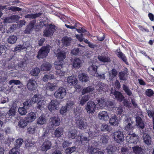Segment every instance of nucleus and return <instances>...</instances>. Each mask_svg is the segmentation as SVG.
<instances>
[{"instance_id": "f257e3e1", "label": "nucleus", "mask_w": 154, "mask_h": 154, "mask_svg": "<svg viewBox=\"0 0 154 154\" xmlns=\"http://www.w3.org/2000/svg\"><path fill=\"white\" fill-rule=\"evenodd\" d=\"M54 53L58 59L54 63L56 74L60 76H63L65 74V72L61 70V69L63 67V60L66 58L65 52L58 48L55 50Z\"/></svg>"}, {"instance_id": "f03ea898", "label": "nucleus", "mask_w": 154, "mask_h": 154, "mask_svg": "<svg viewBox=\"0 0 154 154\" xmlns=\"http://www.w3.org/2000/svg\"><path fill=\"white\" fill-rule=\"evenodd\" d=\"M66 92L65 89L62 87L59 88L54 93V96L58 99H61L66 96Z\"/></svg>"}, {"instance_id": "7ed1b4c3", "label": "nucleus", "mask_w": 154, "mask_h": 154, "mask_svg": "<svg viewBox=\"0 0 154 154\" xmlns=\"http://www.w3.org/2000/svg\"><path fill=\"white\" fill-rule=\"evenodd\" d=\"M98 144L97 142L89 146L88 148V152L90 153L93 154H104L102 151H98V148H97Z\"/></svg>"}, {"instance_id": "20e7f679", "label": "nucleus", "mask_w": 154, "mask_h": 154, "mask_svg": "<svg viewBox=\"0 0 154 154\" xmlns=\"http://www.w3.org/2000/svg\"><path fill=\"white\" fill-rule=\"evenodd\" d=\"M49 51V46L43 47L38 52L37 57L38 58H43L46 56Z\"/></svg>"}, {"instance_id": "39448f33", "label": "nucleus", "mask_w": 154, "mask_h": 154, "mask_svg": "<svg viewBox=\"0 0 154 154\" xmlns=\"http://www.w3.org/2000/svg\"><path fill=\"white\" fill-rule=\"evenodd\" d=\"M113 136L114 140L118 143H120L124 140V135L122 132H115L113 134Z\"/></svg>"}, {"instance_id": "423d86ee", "label": "nucleus", "mask_w": 154, "mask_h": 154, "mask_svg": "<svg viewBox=\"0 0 154 154\" xmlns=\"http://www.w3.org/2000/svg\"><path fill=\"white\" fill-rule=\"evenodd\" d=\"M67 82L68 85L69 86H74L75 88L77 89L80 88L79 85H77L78 80L75 77L71 76L68 77L67 79Z\"/></svg>"}, {"instance_id": "0eeeda50", "label": "nucleus", "mask_w": 154, "mask_h": 154, "mask_svg": "<svg viewBox=\"0 0 154 154\" xmlns=\"http://www.w3.org/2000/svg\"><path fill=\"white\" fill-rule=\"evenodd\" d=\"M96 105L92 101L88 102L85 106V109L87 112L88 113H94L95 111Z\"/></svg>"}, {"instance_id": "6e6552de", "label": "nucleus", "mask_w": 154, "mask_h": 154, "mask_svg": "<svg viewBox=\"0 0 154 154\" xmlns=\"http://www.w3.org/2000/svg\"><path fill=\"white\" fill-rule=\"evenodd\" d=\"M60 103L57 100H52L48 106L49 110L51 112L55 110H57L59 106Z\"/></svg>"}, {"instance_id": "1a4fd4ad", "label": "nucleus", "mask_w": 154, "mask_h": 154, "mask_svg": "<svg viewBox=\"0 0 154 154\" xmlns=\"http://www.w3.org/2000/svg\"><path fill=\"white\" fill-rule=\"evenodd\" d=\"M55 29L54 26L53 25H50L44 31L43 35L47 37L51 36L53 35Z\"/></svg>"}, {"instance_id": "9d476101", "label": "nucleus", "mask_w": 154, "mask_h": 154, "mask_svg": "<svg viewBox=\"0 0 154 154\" xmlns=\"http://www.w3.org/2000/svg\"><path fill=\"white\" fill-rule=\"evenodd\" d=\"M90 66L88 68V71L90 74L94 76H97V67L96 65L92 62H90Z\"/></svg>"}, {"instance_id": "9b49d317", "label": "nucleus", "mask_w": 154, "mask_h": 154, "mask_svg": "<svg viewBox=\"0 0 154 154\" xmlns=\"http://www.w3.org/2000/svg\"><path fill=\"white\" fill-rule=\"evenodd\" d=\"M125 120V124L126 125L125 127V129L127 131H132L134 127L131 119L126 117Z\"/></svg>"}, {"instance_id": "f8f14e48", "label": "nucleus", "mask_w": 154, "mask_h": 154, "mask_svg": "<svg viewBox=\"0 0 154 154\" xmlns=\"http://www.w3.org/2000/svg\"><path fill=\"white\" fill-rule=\"evenodd\" d=\"M138 136L135 134H128L127 137V140L130 143L136 144L138 141Z\"/></svg>"}, {"instance_id": "ddd939ff", "label": "nucleus", "mask_w": 154, "mask_h": 154, "mask_svg": "<svg viewBox=\"0 0 154 154\" xmlns=\"http://www.w3.org/2000/svg\"><path fill=\"white\" fill-rule=\"evenodd\" d=\"M98 117L101 120L106 121L109 119V113L105 111H102L99 112Z\"/></svg>"}, {"instance_id": "4468645a", "label": "nucleus", "mask_w": 154, "mask_h": 154, "mask_svg": "<svg viewBox=\"0 0 154 154\" xmlns=\"http://www.w3.org/2000/svg\"><path fill=\"white\" fill-rule=\"evenodd\" d=\"M50 123L51 125L53 126H58L60 123V119L57 116L52 117L50 119Z\"/></svg>"}, {"instance_id": "2eb2a0df", "label": "nucleus", "mask_w": 154, "mask_h": 154, "mask_svg": "<svg viewBox=\"0 0 154 154\" xmlns=\"http://www.w3.org/2000/svg\"><path fill=\"white\" fill-rule=\"evenodd\" d=\"M37 84L36 81L33 79H30L27 84V87L28 89L30 91L35 90L37 87Z\"/></svg>"}, {"instance_id": "dca6fc26", "label": "nucleus", "mask_w": 154, "mask_h": 154, "mask_svg": "<svg viewBox=\"0 0 154 154\" xmlns=\"http://www.w3.org/2000/svg\"><path fill=\"white\" fill-rule=\"evenodd\" d=\"M36 117L35 113L31 112L28 113L26 117L25 118L26 121L28 123L32 122L34 121Z\"/></svg>"}, {"instance_id": "f3484780", "label": "nucleus", "mask_w": 154, "mask_h": 154, "mask_svg": "<svg viewBox=\"0 0 154 154\" xmlns=\"http://www.w3.org/2000/svg\"><path fill=\"white\" fill-rule=\"evenodd\" d=\"M120 121V119L114 115L109 119V123L111 125L117 126L119 124Z\"/></svg>"}, {"instance_id": "a211bd4d", "label": "nucleus", "mask_w": 154, "mask_h": 154, "mask_svg": "<svg viewBox=\"0 0 154 154\" xmlns=\"http://www.w3.org/2000/svg\"><path fill=\"white\" fill-rule=\"evenodd\" d=\"M44 87L47 90L53 91L57 88V85L56 83L49 82L45 85Z\"/></svg>"}, {"instance_id": "6ab92c4d", "label": "nucleus", "mask_w": 154, "mask_h": 154, "mask_svg": "<svg viewBox=\"0 0 154 154\" xmlns=\"http://www.w3.org/2000/svg\"><path fill=\"white\" fill-rule=\"evenodd\" d=\"M51 146L49 141L46 140L42 146L41 149L44 151H46L51 148Z\"/></svg>"}, {"instance_id": "aec40b11", "label": "nucleus", "mask_w": 154, "mask_h": 154, "mask_svg": "<svg viewBox=\"0 0 154 154\" xmlns=\"http://www.w3.org/2000/svg\"><path fill=\"white\" fill-rule=\"evenodd\" d=\"M36 27L35 22V21H32L27 26L25 30V32L27 33H30Z\"/></svg>"}, {"instance_id": "412c9836", "label": "nucleus", "mask_w": 154, "mask_h": 154, "mask_svg": "<svg viewBox=\"0 0 154 154\" xmlns=\"http://www.w3.org/2000/svg\"><path fill=\"white\" fill-rule=\"evenodd\" d=\"M83 61L78 58L74 59L73 62V66L75 68H79L82 66Z\"/></svg>"}, {"instance_id": "4be33fe9", "label": "nucleus", "mask_w": 154, "mask_h": 154, "mask_svg": "<svg viewBox=\"0 0 154 154\" xmlns=\"http://www.w3.org/2000/svg\"><path fill=\"white\" fill-rule=\"evenodd\" d=\"M76 119V123L79 128L80 129L84 128L85 126L83 119L79 116Z\"/></svg>"}, {"instance_id": "5701e85b", "label": "nucleus", "mask_w": 154, "mask_h": 154, "mask_svg": "<svg viewBox=\"0 0 154 154\" xmlns=\"http://www.w3.org/2000/svg\"><path fill=\"white\" fill-rule=\"evenodd\" d=\"M78 77L79 80L82 82H87L89 80L88 76L84 73L79 74Z\"/></svg>"}, {"instance_id": "b1692460", "label": "nucleus", "mask_w": 154, "mask_h": 154, "mask_svg": "<svg viewBox=\"0 0 154 154\" xmlns=\"http://www.w3.org/2000/svg\"><path fill=\"white\" fill-rule=\"evenodd\" d=\"M29 44L28 42H26L24 43L23 45H18L15 48L14 51H21L23 49H27V48L29 47Z\"/></svg>"}, {"instance_id": "393cba45", "label": "nucleus", "mask_w": 154, "mask_h": 154, "mask_svg": "<svg viewBox=\"0 0 154 154\" xmlns=\"http://www.w3.org/2000/svg\"><path fill=\"white\" fill-rule=\"evenodd\" d=\"M111 93L114 95L116 98L120 101L122 100L124 97L122 95L120 92L116 91L115 90L111 91Z\"/></svg>"}, {"instance_id": "a878e982", "label": "nucleus", "mask_w": 154, "mask_h": 154, "mask_svg": "<svg viewBox=\"0 0 154 154\" xmlns=\"http://www.w3.org/2000/svg\"><path fill=\"white\" fill-rule=\"evenodd\" d=\"M133 152L136 154H143L144 150L140 147L135 146L132 147Z\"/></svg>"}, {"instance_id": "bb28decb", "label": "nucleus", "mask_w": 154, "mask_h": 154, "mask_svg": "<svg viewBox=\"0 0 154 154\" xmlns=\"http://www.w3.org/2000/svg\"><path fill=\"white\" fill-rule=\"evenodd\" d=\"M136 125L139 128L143 129L144 128V123L139 117L137 116L136 117Z\"/></svg>"}, {"instance_id": "cd10ccee", "label": "nucleus", "mask_w": 154, "mask_h": 154, "mask_svg": "<svg viewBox=\"0 0 154 154\" xmlns=\"http://www.w3.org/2000/svg\"><path fill=\"white\" fill-rule=\"evenodd\" d=\"M63 129L61 127H59L55 130L54 132V135L56 137H60L63 134Z\"/></svg>"}, {"instance_id": "c85d7f7f", "label": "nucleus", "mask_w": 154, "mask_h": 154, "mask_svg": "<svg viewBox=\"0 0 154 154\" xmlns=\"http://www.w3.org/2000/svg\"><path fill=\"white\" fill-rule=\"evenodd\" d=\"M43 97L40 94H37L35 95L32 97V100L34 103L39 102L40 100L43 99Z\"/></svg>"}, {"instance_id": "c756f323", "label": "nucleus", "mask_w": 154, "mask_h": 154, "mask_svg": "<svg viewBox=\"0 0 154 154\" xmlns=\"http://www.w3.org/2000/svg\"><path fill=\"white\" fill-rule=\"evenodd\" d=\"M117 74V72L116 70L114 69H112L111 72H109V79L110 82H111V81L115 79Z\"/></svg>"}, {"instance_id": "7c9ffc66", "label": "nucleus", "mask_w": 154, "mask_h": 154, "mask_svg": "<svg viewBox=\"0 0 154 154\" xmlns=\"http://www.w3.org/2000/svg\"><path fill=\"white\" fill-rule=\"evenodd\" d=\"M107 87V85H105L103 83H101L98 84L97 86V89L98 90L99 92L102 93L103 91H106V88Z\"/></svg>"}, {"instance_id": "2f4dec72", "label": "nucleus", "mask_w": 154, "mask_h": 154, "mask_svg": "<svg viewBox=\"0 0 154 154\" xmlns=\"http://www.w3.org/2000/svg\"><path fill=\"white\" fill-rule=\"evenodd\" d=\"M143 137L144 142L146 144L150 145L151 144V138L149 135L144 134L143 135Z\"/></svg>"}, {"instance_id": "473e14b6", "label": "nucleus", "mask_w": 154, "mask_h": 154, "mask_svg": "<svg viewBox=\"0 0 154 154\" xmlns=\"http://www.w3.org/2000/svg\"><path fill=\"white\" fill-rule=\"evenodd\" d=\"M109 103V101L106 102L104 98H101L100 100H98V104L100 107H103L105 106H108Z\"/></svg>"}, {"instance_id": "72a5a7b5", "label": "nucleus", "mask_w": 154, "mask_h": 154, "mask_svg": "<svg viewBox=\"0 0 154 154\" xmlns=\"http://www.w3.org/2000/svg\"><path fill=\"white\" fill-rule=\"evenodd\" d=\"M19 19L17 16H12L11 18H7L5 19L4 22V23H11L15 20H17Z\"/></svg>"}, {"instance_id": "f704fd0d", "label": "nucleus", "mask_w": 154, "mask_h": 154, "mask_svg": "<svg viewBox=\"0 0 154 154\" xmlns=\"http://www.w3.org/2000/svg\"><path fill=\"white\" fill-rule=\"evenodd\" d=\"M52 67V66L50 63H46L43 64L41 66V70H49Z\"/></svg>"}, {"instance_id": "c9c22d12", "label": "nucleus", "mask_w": 154, "mask_h": 154, "mask_svg": "<svg viewBox=\"0 0 154 154\" xmlns=\"http://www.w3.org/2000/svg\"><path fill=\"white\" fill-rule=\"evenodd\" d=\"M46 102L43 99L38 102L37 107L40 110H42L46 106Z\"/></svg>"}, {"instance_id": "e433bc0d", "label": "nucleus", "mask_w": 154, "mask_h": 154, "mask_svg": "<svg viewBox=\"0 0 154 154\" xmlns=\"http://www.w3.org/2000/svg\"><path fill=\"white\" fill-rule=\"evenodd\" d=\"M98 57L100 61L104 63L109 62L110 61V58L107 56L100 55Z\"/></svg>"}, {"instance_id": "4c0bfd02", "label": "nucleus", "mask_w": 154, "mask_h": 154, "mask_svg": "<svg viewBox=\"0 0 154 154\" xmlns=\"http://www.w3.org/2000/svg\"><path fill=\"white\" fill-rule=\"evenodd\" d=\"M76 132V131L75 129H71L68 132V137L72 139L75 138V137Z\"/></svg>"}, {"instance_id": "58836bf2", "label": "nucleus", "mask_w": 154, "mask_h": 154, "mask_svg": "<svg viewBox=\"0 0 154 154\" xmlns=\"http://www.w3.org/2000/svg\"><path fill=\"white\" fill-rule=\"evenodd\" d=\"M116 147L115 146L110 145L106 148V150L107 152L109 154H112L116 151Z\"/></svg>"}, {"instance_id": "ea45409f", "label": "nucleus", "mask_w": 154, "mask_h": 154, "mask_svg": "<svg viewBox=\"0 0 154 154\" xmlns=\"http://www.w3.org/2000/svg\"><path fill=\"white\" fill-rule=\"evenodd\" d=\"M47 120L44 116L42 115L37 119V123L38 124L42 125L45 123Z\"/></svg>"}, {"instance_id": "a19ab883", "label": "nucleus", "mask_w": 154, "mask_h": 154, "mask_svg": "<svg viewBox=\"0 0 154 154\" xmlns=\"http://www.w3.org/2000/svg\"><path fill=\"white\" fill-rule=\"evenodd\" d=\"M127 69L125 71L120 72L119 73V76L120 79L124 80L126 79L127 76Z\"/></svg>"}, {"instance_id": "79ce46f5", "label": "nucleus", "mask_w": 154, "mask_h": 154, "mask_svg": "<svg viewBox=\"0 0 154 154\" xmlns=\"http://www.w3.org/2000/svg\"><path fill=\"white\" fill-rule=\"evenodd\" d=\"M94 90L93 87L89 86L84 88L82 91V94H84L87 93H90L93 91Z\"/></svg>"}, {"instance_id": "37998d69", "label": "nucleus", "mask_w": 154, "mask_h": 154, "mask_svg": "<svg viewBox=\"0 0 154 154\" xmlns=\"http://www.w3.org/2000/svg\"><path fill=\"white\" fill-rule=\"evenodd\" d=\"M17 38L16 36L11 35L8 38V42L11 44H14L16 42Z\"/></svg>"}, {"instance_id": "c03bdc74", "label": "nucleus", "mask_w": 154, "mask_h": 154, "mask_svg": "<svg viewBox=\"0 0 154 154\" xmlns=\"http://www.w3.org/2000/svg\"><path fill=\"white\" fill-rule=\"evenodd\" d=\"M71 42V39L70 38L67 37H64L62 39V42L63 43L67 46H69L70 45V43Z\"/></svg>"}, {"instance_id": "a18cd8bd", "label": "nucleus", "mask_w": 154, "mask_h": 154, "mask_svg": "<svg viewBox=\"0 0 154 154\" xmlns=\"http://www.w3.org/2000/svg\"><path fill=\"white\" fill-rule=\"evenodd\" d=\"M27 123L28 122L26 121V119H21L19 121V125L22 128H24L26 127Z\"/></svg>"}, {"instance_id": "49530a36", "label": "nucleus", "mask_w": 154, "mask_h": 154, "mask_svg": "<svg viewBox=\"0 0 154 154\" xmlns=\"http://www.w3.org/2000/svg\"><path fill=\"white\" fill-rule=\"evenodd\" d=\"M55 78V77L54 75L50 74L45 75L43 78L44 81L46 82L48 80L54 79Z\"/></svg>"}, {"instance_id": "de8ad7c7", "label": "nucleus", "mask_w": 154, "mask_h": 154, "mask_svg": "<svg viewBox=\"0 0 154 154\" xmlns=\"http://www.w3.org/2000/svg\"><path fill=\"white\" fill-rule=\"evenodd\" d=\"M89 95H85L82 98L80 102V104L82 105H83L89 99Z\"/></svg>"}, {"instance_id": "09e8293b", "label": "nucleus", "mask_w": 154, "mask_h": 154, "mask_svg": "<svg viewBox=\"0 0 154 154\" xmlns=\"http://www.w3.org/2000/svg\"><path fill=\"white\" fill-rule=\"evenodd\" d=\"M18 111L19 114L21 115H25L27 113V109L23 107H19L18 109Z\"/></svg>"}, {"instance_id": "8fccbe9b", "label": "nucleus", "mask_w": 154, "mask_h": 154, "mask_svg": "<svg viewBox=\"0 0 154 154\" xmlns=\"http://www.w3.org/2000/svg\"><path fill=\"white\" fill-rule=\"evenodd\" d=\"M117 55L118 57L121 59L126 64L128 63L127 60L125 55L121 52H119Z\"/></svg>"}, {"instance_id": "3c124183", "label": "nucleus", "mask_w": 154, "mask_h": 154, "mask_svg": "<svg viewBox=\"0 0 154 154\" xmlns=\"http://www.w3.org/2000/svg\"><path fill=\"white\" fill-rule=\"evenodd\" d=\"M37 128L35 126H31L28 128L27 132L29 134H33L35 132Z\"/></svg>"}, {"instance_id": "603ef678", "label": "nucleus", "mask_w": 154, "mask_h": 154, "mask_svg": "<svg viewBox=\"0 0 154 154\" xmlns=\"http://www.w3.org/2000/svg\"><path fill=\"white\" fill-rule=\"evenodd\" d=\"M74 104V101L71 100H69L67 102L66 106L67 107L68 110H69L72 108V106Z\"/></svg>"}, {"instance_id": "864d4df0", "label": "nucleus", "mask_w": 154, "mask_h": 154, "mask_svg": "<svg viewBox=\"0 0 154 154\" xmlns=\"http://www.w3.org/2000/svg\"><path fill=\"white\" fill-rule=\"evenodd\" d=\"M40 72V69L38 68H36L33 69L31 72V74L34 76L38 75Z\"/></svg>"}, {"instance_id": "5fc2aeb1", "label": "nucleus", "mask_w": 154, "mask_h": 154, "mask_svg": "<svg viewBox=\"0 0 154 154\" xmlns=\"http://www.w3.org/2000/svg\"><path fill=\"white\" fill-rule=\"evenodd\" d=\"M16 108L14 107H11L9 110L8 112L9 116H14L16 114Z\"/></svg>"}, {"instance_id": "6e6d98bb", "label": "nucleus", "mask_w": 154, "mask_h": 154, "mask_svg": "<svg viewBox=\"0 0 154 154\" xmlns=\"http://www.w3.org/2000/svg\"><path fill=\"white\" fill-rule=\"evenodd\" d=\"M75 147L73 146L69 147L66 149L65 152L66 153L70 154L72 152L75 151Z\"/></svg>"}, {"instance_id": "4d7b16f0", "label": "nucleus", "mask_w": 154, "mask_h": 154, "mask_svg": "<svg viewBox=\"0 0 154 154\" xmlns=\"http://www.w3.org/2000/svg\"><path fill=\"white\" fill-rule=\"evenodd\" d=\"M23 142V140L22 139H18L16 140L15 143V146L16 147L18 148L22 145Z\"/></svg>"}, {"instance_id": "13d9d810", "label": "nucleus", "mask_w": 154, "mask_h": 154, "mask_svg": "<svg viewBox=\"0 0 154 154\" xmlns=\"http://www.w3.org/2000/svg\"><path fill=\"white\" fill-rule=\"evenodd\" d=\"M9 154H20L19 149L18 148H13L9 152Z\"/></svg>"}, {"instance_id": "bf43d9fd", "label": "nucleus", "mask_w": 154, "mask_h": 154, "mask_svg": "<svg viewBox=\"0 0 154 154\" xmlns=\"http://www.w3.org/2000/svg\"><path fill=\"white\" fill-rule=\"evenodd\" d=\"M31 102L29 100L24 102L23 104V107L27 109H29L31 105Z\"/></svg>"}, {"instance_id": "052dcab7", "label": "nucleus", "mask_w": 154, "mask_h": 154, "mask_svg": "<svg viewBox=\"0 0 154 154\" xmlns=\"http://www.w3.org/2000/svg\"><path fill=\"white\" fill-rule=\"evenodd\" d=\"M101 129L102 131L106 130L108 131H110L111 130V129L108 127V125L106 124H103L102 125Z\"/></svg>"}, {"instance_id": "680f3d73", "label": "nucleus", "mask_w": 154, "mask_h": 154, "mask_svg": "<svg viewBox=\"0 0 154 154\" xmlns=\"http://www.w3.org/2000/svg\"><path fill=\"white\" fill-rule=\"evenodd\" d=\"M154 93L153 91L151 89H147L146 90L145 94L148 97L152 96Z\"/></svg>"}, {"instance_id": "e2e57ef3", "label": "nucleus", "mask_w": 154, "mask_h": 154, "mask_svg": "<svg viewBox=\"0 0 154 154\" xmlns=\"http://www.w3.org/2000/svg\"><path fill=\"white\" fill-rule=\"evenodd\" d=\"M67 110H68V109L66 106H63L60 109V113L62 115H65Z\"/></svg>"}, {"instance_id": "0e129e2a", "label": "nucleus", "mask_w": 154, "mask_h": 154, "mask_svg": "<svg viewBox=\"0 0 154 154\" xmlns=\"http://www.w3.org/2000/svg\"><path fill=\"white\" fill-rule=\"evenodd\" d=\"M40 14H31L26 15L25 17L26 18H34L37 17L39 16Z\"/></svg>"}, {"instance_id": "69168bd1", "label": "nucleus", "mask_w": 154, "mask_h": 154, "mask_svg": "<svg viewBox=\"0 0 154 154\" xmlns=\"http://www.w3.org/2000/svg\"><path fill=\"white\" fill-rule=\"evenodd\" d=\"M6 47L4 45H1L0 46V56L6 51Z\"/></svg>"}, {"instance_id": "338daca9", "label": "nucleus", "mask_w": 154, "mask_h": 154, "mask_svg": "<svg viewBox=\"0 0 154 154\" xmlns=\"http://www.w3.org/2000/svg\"><path fill=\"white\" fill-rule=\"evenodd\" d=\"M147 112L149 116L150 117H152L153 119V122L154 124V112L153 111L148 110Z\"/></svg>"}, {"instance_id": "774afa93", "label": "nucleus", "mask_w": 154, "mask_h": 154, "mask_svg": "<svg viewBox=\"0 0 154 154\" xmlns=\"http://www.w3.org/2000/svg\"><path fill=\"white\" fill-rule=\"evenodd\" d=\"M123 87L124 90L125 91V92L127 93L128 95L130 96L132 94L131 92L128 89V88L126 86L124 85Z\"/></svg>"}]
</instances>
